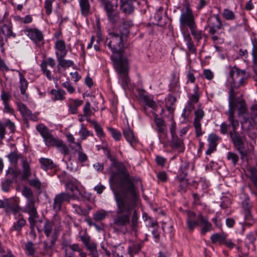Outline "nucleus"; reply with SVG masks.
Masks as SVG:
<instances>
[{"label": "nucleus", "instance_id": "1", "mask_svg": "<svg viewBox=\"0 0 257 257\" xmlns=\"http://www.w3.org/2000/svg\"><path fill=\"white\" fill-rule=\"evenodd\" d=\"M118 173L121 176L120 185L121 186L128 185L126 190L118 192L113 191L116 209L115 215L112 217L111 224L113 229L125 233L127 227L130 225L133 230L138 227L139 215L137 210L138 195L133 183L129 178V174L122 164H116Z\"/></svg>", "mask_w": 257, "mask_h": 257}, {"label": "nucleus", "instance_id": "2", "mask_svg": "<svg viewBox=\"0 0 257 257\" xmlns=\"http://www.w3.org/2000/svg\"><path fill=\"white\" fill-rule=\"evenodd\" d=\"M129 32L126 28L124 32L119 33H111L105 41V44L111 50L112 54L111 60L113 67L118 75L119 83L123 89L127 87L130 82L128 76L129 61L124 53L123 38L126 37Z\"/></svg>", "mask_w": 257, "mask_h": 257}, {"label": "nucleus", "instance_id": "3", "mask_svg": "<svg viewBox=\"0 0 257 257\" xmlns=\"http://www.w3.org/2000/svg\"><path fill=\"white\" fill-rule=\"evenodd\" d=\"M43 229L47 237L52 236L51 245H53L62 229L60 217L55 214L52 219H46L44 223Z\"/></svg>", "mask_w": 257, "mask_h": 257}, {"label": "nucleus", "instance_id": "4", "mask_svg": "<svg viewBox=\"0 0 257 257\" xmlns=\"http://www.w3.org/2000/svg\"><path fill=\"white\" fill-rule=\"evenodd\" d=\"M184 8L181 10V14L179 19L180 26H188L189 28L196 25L195 18L189 0H183Z\"/></svg>", "mask_w": 257, "mask_h": 257}, {"label": "nucleus", "instance_id": "5", "mask_svg": "<svg viewBox=\"0 0 257 257\" xmlns=\"http://www.w3.org/2000/svg\"><path fill=\"white\" fill-rule=\"evenodd\" d=\"M245 70H241L236 66L230 68L229 75L231 79V84L234 87H240L244 85L247 79Z\"/></svg>", "mask_w": 257, "mask_h": 257}, {"label": "nucleus", "instance_id": "6", "mask_svg": "<svg viewBox=\"0 0 257 257\" xmlns=\"http://www.w3.org/2000/svg\"><path fill=\"white\" fill-rule=\"evenodd\" d=\"M155 124L156 126V131L160 143L166 145L168 142V136L167 132V126L165 121L160 117H158L156 113L154 114Z\"/></svg>", "mask_w": 257, "mask_h": 257}, {"label": "nucleus", "instance_id": "7", "mask_svg": "<svg viewBox=\"0 0 257 257\" xmlns=\"http://www.w3.org/2000/svg\"><path fill=\"white\" fill-rule=\"evenodd\" d=\"M117 0H115L103 7L106 13L107 19L111 25H115L119 20V13L117 11Z\"/></svg>", "mask_w": 257, "mask_h": 257}, {"label": "nucleus", "instance_id": "8", "mask_svg": "<svg viewBox=\"0 0 257 257\" xmlns=\"http://www.w3.org/2000/svg\"><path fill=\"white\" fill-rule=\"evenodd\" d=\"M80 239L86 249L88 251V255L90 257H99L97 244L91 239L89 236L87 235H82L80 236Z\"/></svg>", "mask_w": 257, "mask_h": 257}, {"label": "nucleus", "instance_id": "9", "mask_svg": "<svg viewBox=\"0 0 257 257\" xmlns=\"http://www.w3.org/2000/svg\"><path fill=\"white\" fill-rule=\"evenodd\" d=\"M207 26L209 27V33L211 35L215 34L219 30L223 28V24L219 16L213 14L208 18Z\"/></svg>", "mask_w": 257, "mask_h": 257}, {"label": "nucleus", "instance_id": "10", "mask_svg": "<svg viewBox=\"0 0 257 257\" xmlns=\"http://www.w3.org/2000/svg\"><path fill=\"white\" fill-rule=\"evenodd\" d=\"M13 26L11 23L4 24L0 27V46L4 45V39L7 40L10 37L16 38V34L12 30Z\"/></svg>", "mask_w": 257, "mask_h": 257}, {"label": "nucleus", "instance_id": "11", "mask_svg": "<svg viewBox=\"0 0 257 257\" xmlns=\"http://www.w3.org/2000/svg\"><path fill=\"white\" fill-rule=\"evenodd\" d=\"M120 9L125 15H130L134 13L136 4H141L137 0H120Z\"/></svg>", "mask_w": 257, "mask_h": 257}, {"label": "nucleus", "instance_id": "12", "mask_svg": "<svg viewBox=\"0 0 257 257\" xmlns=\"http://www.w3.org/2000/svg\"><path fill=\"white\" fill-rule=\"evenodd\" d=\"M71 198L70 194L65 192L60 193L56 195L54 199V203L53 204V209L56 212H58L61 210L62 204L65 201H69Z\"/></svg>", "mask_w": 257, "mask_h": 257}, {"label": "nucleus", "instance_id": "13", "mask_svg": "<svg viewBox=\"0 0 257 257\" xmlns=\"http://www.w3.org/2000/svg\"><path fill=\"white\" fill-rule=\"evenodd\" d=\"M194 126L195 129L196 136L199 137L202 135L201 120L204 116V112L201 109H197L195 112Z\"/></svg>", "mask_w": 257, "mask_h": 257}, {"label": "nucleus", "instance_id": "14", "mask_svg": "<svg viewBox=\"0 0 257 257\" xmlns=\"http://www.w3.org/2000/svg\"><path fill=\"white\" fill-rule=\"evenodd\" d=\"M23 31L35 43H39L43 39L42 33L36 28H27Z\"/></svg>", "mask_w": 257, "mask_h": 257}, {"label": "nucleus", "instance_id": "15", "mask_svg": "<svg viewBox=\"0 0 257 257\" xmlns=\"http://www.w3.org/2000/svg\"><path fill=\"white\" fill-rule=\"evenodd\" d=\"M197 219L199 220L201 235H204L207 232H210L213 229L212 224L209 222L207 217L203 216L201 214H199L197 216Z\"/></svg>", "mask_w": 257, "mask_h": 257}, {"label": "nucleus", "instance_id": "16", "mask_svg": "<svg viewBox=\"0 0 257 257\" xmlns=\"http://www.w3.org/2000/svg\"><path fill=\"white\" fill-rule=\"evenodd\" d=\"M62 246L65 252V257H75L74 252L80 251V246L78 243L69 244L67 242H64Z\"/></svg>", "mask_w": 257, "mask_h": 257}, {"label": "nucleus", "instance_id": "17", "mask_svg": "<svg viewBox=\"0 0 257 257\" xmlns=\"http://www.w3.org/2000/svg\"><path fill=\"white\" fill-rule=\"evenodd\" d=\"M196 215L195 212L190 210L187 211L186 223L190 231H193L196 226L199 225V220H196Z\"/></svg>", "mask_w": 257, "mask_h": 257}, {"label": "nucleus", "instance_id": "18", "mask_svg": "<svg viewBox=\"0 0 257 257\" xmlns=\"http://www.w3.org/2000/svg\"><path fill=\"white\" fill-rule=\"evenodd\" d=\"M139 99L143 101L147 105L150 107L154 108L155 106V102L152 97L148 95L147 92L144 89H139L138 90Z\"/></svg>", "mask_w": 257, "mask_h": 257}, {"label": "nucleus", "instance_id": "19", "mask_svg": "<svg viewBox=\"0 0 257 257\" xmlns=\"http://www.w3.org/2000/svg\"><path fill=\"white\" fill-rule=\"evenodd\" d=\"M55 65L56 62L55 60L51 57L48 58L46 60L44 61L41 65V67L43 73L49 79H51V72L47 69V66L49 65L51 67H54Z\"/></svg>", "mask_w": 257, "mask_h": 257}, {"label": "nucleus", "instance_id": "20", "mask_svg": "<svg viewBox=\"0 0 257 257\" xmlns=\"http://www.w3.org/2000/svg\"><path fill=\"white\" fill-rule=\"evenodd\" d=\"M93 0H79V5L81 15L87 17L91 14L90 3Z\"/></svg>", "mask_w": 257, "mask_h": 257}, {"label": "nucleus", "instance_id": "21", "mask_svg": "<svg viewBox=\"0 0 257 257\" xmlns=\"http://www.w3.org/2000/svg\"><path fill=\"white\" fill-rule=\"evenodd\" d=\"M79 183L71 180L66 184V188L68 190H70L72 194L70 195L71 198H75L77 194H81L78 189Z\"/></svg>", "mask_w": 257, "mask_h": 257}, {"label": "nucleus", "instance_id": "22", "mask_svg": "<svg viewBox=\"0 0 257 257\" xmlns=\"http://www.w3.org/2000/svg\"><path fill=\"white\" fill-rule=\"evenodd\" d=\"M229 135L235 148L244 146L243 138L235 130H232L230 132Z\"/></svg>", "mask_w": 257, "mask_h": 257}, {"label": "nucleus", "instance_id": "23", "mask_svg": "<svg viewBox=\"0 0 257 257\" xmlns=\"http://www.w3.org/2000/svg\"><path fill=\"white\" fill-rule=\"evenodd\" d=\"M25 210L30 216L32 217H38L37 208L35 206V200L27 201Z\"/></svg>", "mask_w": 257, "mask_h": 257}, {"label": "nucleus", "instance_id": "24", "mask_svg": "<svg viewBox=\"0 0 257 257\" xmlns=\"http://www.w3.org/2000/svg\"><path fill=\"white\" fill-rule=\"evenodd\" d=\"M22 170L21 180L24 181L28 180L29 177L31 176L32 173L30 165L26 160L22 161Z\"/></svg>", "mask_w": 257, "mask_h": 257}, {"label": "nucleus", "instance_id": "25", "mask_svg": "<svg viewBox=\"0 0 257 257\" xmlns=\"http://www.w3.org/2000/svg\"><path fill=\"white\" fill-rule=\"evenodd\" d=\"M123 135L126 140L131 145L137 142V140L135 137L132 130L127 126L123 129Z\"/></svg>", "mask_w": 257, "mask_h": 257}, {"label": "nucleus", "instance_id": "26", "mask_svg": "<svg viewBox=\"0 0 257 257\" xmlns=\"http://www.w3.org/2000/svg\"><path fill=\"white\" fill-rule=\"evenodd\" d=\"M234 107H229L228 112L229 116L228 120L230 123V125L232 126L233 128V130H235L237 128V127L239 126L238 121L234 118Z\"/></svg>", "mask_w": 257, "mask_h": 257}, {"label": "nucleus", "instance_id": "27", "mask_svg": "<svg viewBox=\"0 0 257 257\" xmlns=\"http://www.w3.org/2000/svg\"><path fill=\"white\" fill-rule=\"evenodd\" d=\"M50 93L54 96L53 99L55 101L63 100L65 99L66 92L62 89H53L51 90Z\"/></svg>", "mask_w": 257, "mask_h": 257}, {"label": "nucleus", "instance_id": "28", "mask_svg": "<svg viewBox=\"0 0 257 257\" xmlns=\"http://www.w3.org/2000/svg\"><path fill=\"white\" fill-rule=\"evenodd\" d=\"M112 253L113 257H124L126 255L124 247L120 244L112 247Z\"/></svg>", "mask_w": 257, "mask_h": 257}, {"label": "nucleus", "instance_id": "29", "mask_svg": "<svg viewBox=\"0 0 257 257\" xmlns=\"http://www.w3.org/2000/svg\"><path fill=\"white\" fill-rule=\"evenodd\" d=\"M39 161L41 163V168L45 171H47L49 169H52L55 167L53 162L49 159L41 158L39 160Z\"/></svg>", "mask_w": 257, "mask_h": 257}, {"label": "nucleus", "instance_id": "30", "mask_svg": "<svg viewBox=\"0 0 257 257\" xmlns=\"http://www.w3.org/2000/svg\"><path fill=\"white\" fill-rule=\"evenodd\" d=\"M20 207L15 201H10L8 200L6 212L10 214L11 213H16L19 210Z\"/></svg>", "mask_w": 257, "mask_h": 257}, {"label": "nucleus", "instance_id": "31", "mask_svg": "<svg viewBox=\"0 0 257 257\" xmlns=\"http://www.w3.org/2000/svg\"><path fill=\"white\" fill-rule=\"evenodd\" d=\"M20 171L17 169H14L12 168H9L7 171L6 175L7 178L6 179H10L12 182L17 181V177L19 175Z\"/></svg>", "mask_w": 257, "mask_h": 257}, {"label": "nucleus", "instance_id": "32", "mask_svg": "<svg viewBox=\"0 0 257 257\" xmlns=\"http://www.w3.org/2000/svg\"><path fill=\"white\" fill-rule=\"evenodd\" d=\"M142 247V245L141 243H133L128 247V253L131 257H133L135 254L139 253Z\"/></svg>", "mask_w": 257, "mask_h": 257}, {"label": "nucleus", "instance_id": "33", "mask_svg": "<svg viewBox=\"0 0 257 257\" xmlns=\"http://www.w3.org/2000/svg\"><path fill=\"white\" fill-rule=\"evenodd\" d=\"M87 121L92 124L94 128V130L97 134V135L100 138L104 137L105 134L101 126L97 123L96 121L94 120H91L90 119H86Z\"/></svg>", "mask_w": 257, "mask_h": 257}, {"label": "nucleus", "instance_id": "34", "mask_svg": "<svg viewBox=\"0 0 257 257\" xmlns=\"http://www.w3.org/2000/svg\"><path fill=\"white\" fill-rule=\"evenodd\" d=\"M92 110L94 111L97 110V109L93 108L92 109L91 108V104L89 101L86 102L85 105L83 107V112L84 114V116H86L87 118L90 119V117L94 115V113L92 111Z\"/></svg>", "mask_w": 257, "mask_h": 257}, {"label": "nucleus", "instance_id": "35", "mask_svg": "<svg viewBox=\"0 0 257 257\" xmlns=\"http://www.w3.org/2000/svg\"><path fill=\"white\" fill-rule=\"evenodd\" d=\"M72 100L73 102V104L69 105V111L72 114H76L78 112V107L83 104V101L78 99H72Z\"/></svg>", "mask_w": 257, "mask_h": 257}, {"label": "nucleus", "instance_id": "36", "mask_svg": "<svg viewBox=\"0 0 257 257\" xmlns=\"http://www.w3.org/2000/svg\"><path fill=\"white\" fill-rule=\"evenodd\" d=\"M225 239L226 236L223 234L214 233L212 234L210 237L211 242L213 244L219 242L222 244Z\"/></svg>", "mask_w": 257, "mask_h": 257}, {"label": "nucleus", "instance_id": "37", "mask_svg": "<svg viewBox=\"0 0 257 257\" xmlns=\"http://www.w3.org/2000/svg\"><path fill=\"white\" fill-rule=\"evenodd\" d=\"M20 88L21 93L24 95L28 87V82L25 77L22 74H20Z\"/></svg>", "mask_w": 257, "mask_h": 257}, {"label": "nucleus", "instance_id": "38", "mask_svg": "<svg viewBox=\"0 0 257 257\" xmlns=\"http://www.w3.org/2000/svg\"><path fill=\"white\" fill-rule=\"evenodd\" d=\"M75 151L78 152V159L81 163H83L87 160V155L82 152V149L80 143L76 144V147L75 148Z\"/></svg>", "mask_w": 257, "mask_h": 257}, {"label": "nucleus", "instance_id": "39", "mask_svg": "<svg viewBox=\"0 0 257 257\" xmlns=\"http://www.w3.org/2000/svg\"><path fill=\"white\" fill-rule=\"evenodd\" d=\"M107 216V212H106V211L104 210H101L96 211L95 213H94L93 218L95 221L97 222H99L104 220Z\"/></svg>", "mask_w": 257, "mask_h": 257}, {"label": "nucleus", "instance_id": "40", "mask_svg": "<svg viewBox=\"0 0 257 257\" xmlns=\"http://www.w3.org/2000/svg\"><path fill=\"white\" fill-rule=\"evenodd\" d=\"M22 193L24 196L27 199V201L30 200H35L33 197V193L32 190L27 186H24L23 188Z\"/></svg>", "mask_w": 257, "mask_h": 257}, {"label": "nucleus", "instance_id": "41", "mask_svg": "<svg viewBox=\"0 0 257 257\" xmlns=\"http://www.w3.org/2000/svg\"><path fill=\"white\" fill-rule=\"evenodd\" d=\"M43 138L45 141L46 145L48 146H53L56 147V145H58V142L60 141L54 138L50 134H49L48 135Z\"/></svg>", "mask_w": 257, "mask_h": 257}, {"label": "nucleus", "instance_id": "42", "mask_svg": "<svg viewBox=\"0 0 257 257\" xmlns=\"http://www.w3.org/2000/svg\"><path fill=\"white\" fill-rule=\"evenodd\" d=\"M251 110V121L254 127L257 130V104L253 105Z\"/></svg>", "mask_w": 257, "mask_h": 257}, {"label": "nucleus", "instance_id": "43", "mask_svg": "<svg viewBox=\"0 0 257 257\" xmlns=\"http://www.w3.org/2000/svg\"><path fill=\"white\" fill-rule=\"evenodd\" d=\"M191 33V34L193 36L194 39L197 41H199L202 38V32L201 31L197 30L196 25L189 28Z\"/></svg>", "mask_w": 257, "mask_h": 257}, {"label": "nucleus", "instance_id": "44", "mask_svg": "<svg viewBox=\"0 0 257 257\" xmlns=\"http://www.w3.org/2000/svg\"><path fill=\"white\" fill-rule=\"evenodd\" d=\"M107 130L115 141H118L120 140L121 138V134L119 131L111 127H108Z\"/></svg>", "mask_w": 257, "mask_h": 257}, {"label": "nucleus", "instance_id": "45", "mask_svg": "<svg viewBox=\"0 0 257 257\" xmlns=\"http://www.w3.org/2000/svg\"><path fill=\"white\" fill-rule=\"evenodd\" d=\"M226 158L228 161H230L231 162L234 166H235L237 164L239 160V157L238 155L231 152L227 153Z\"/></svg>", "mask_w": 257, "mask_h": 257}, {"label": "nucleus", "instance_id": "46", "mask_svg": "<svg viewBox=\"0 0 257 257\" xmlns=\"http://www.w3.org/2000/svg\"><path fill=\"white\" fill-rule=\"evenodd\" d=\"M25 224L26 220L23 218H21L14 223L13 226L11 228V230L13 229L16 231H19L22 229V228L25 225Z\"/></svg>", "mask_w": 257, "mask_h": 257}, {"label": "nucleus", "instance_id": "47", "mask_svg": "<svg viewBox=\"0 0 257 257\" xmlns=\"http://www.w3.org/2000/svg\"><path fill=\"white\" fill-rule=\"evenodd\" d=\"M222 16L226 20L228 21H232L235 18L234 13L228 9H225L223 10Z\"/></svg>", "mask_w": 257, "mask_h": 257}, {"label": "nucleus", "instance_id": "48", "mask_svg": "<svg viewBox=\"0 0 257 257\" xmlns=\"http://www.w3.org/2000/svg\"><path fill=\"white\" fill-rule=\"evenodd\" d=\"M58 62V65L62 68H67L70 67H72L74 65V62L73 61L70 60H66L65 59L57 61Z\"/></svg>", "mask_w": 257, "mask_h": 257}, {"label": "nucleus", "instance_id": "49", "mask_svg": "<svg viewBox=\"0 0 257 257\" xmlns=\"http://www.w3.org/2000/svg\"><path fill=\"white\" fill-rule=\"evenodd\" d=\"M13 182L10 179H6L2 183V188L3 191L8 192L13 187Z\"/></svg>", "mask_w": 257, "mask_h": 257}, {"label": "nucleus", "instance_id": "50", "mask_svg": "<svg viewBox=\"0 0 257 257\" xmlns=\"http://www.w3.org/2000/svg\"><path fill=\"white\" fill-rule=\"evenodd\" d=\"M18 108L21 113L23 115L27 116H30L32 115V111L29 109L26 105L21 103L18 105Z\"/></svg>", "mask_w": 257, "mask_h": 257}, {"label": "nucleus", "instance_id": "51", "mask_svg": "<svg viewBox=\"0 0 257 257\" xmlns=\"http://www.w3.org/2000/svg\"><path fill=\"white\" fill-rule=\"evenodd\" d=\"M193 94L191 96L188 101L193 103H197L199 101V95L198 94V87L196 85L193 89Z\"/></svg>", "mask_w": 257, "mask_h": 257}, {"label": "nucleus", "instance_id": "52", "mask_svg": "<svg viewBox=\"0 0 257 257\" xmlns=\"http://www.w3.org/2000/svg\"><path fill=\"white\" fill-rule=\"evenodd\" d=\"M25 249L29 255H32L35 252V245L31 241H28L25 244Z\"/></svg>", "mask_w": 257, "mask_h": 257}, {"label": "nucleus", "instance_id": "53", "mask_svg": "<svg viewBox=\"0 0 257 257\" xmlns=\"http://www.w3.org/2000/svg\"><path fill=\"white\" fill-rule=\"evenodd\" d=\"M36 129L40 133L43 138H44L50 134L48 128L42 124L37 125L36 126Z\"/></svg>", "mask_w": 257, "mask_h": 257}, {"label": "nucleus", "instance_id": "54", "mask_svg": "<svg viewBox=\"0 0 257 257\" xmlns=\"http://www.w3.org/2000/svg\"><path fill=\"white\" fill-rule=\"evenodd\" d=\"M172 144L173 147L181 148L183 145V141L178 138L176 135H175L174 137H172Z\"/></svg>", "mask_w": 257, "mask_h": 257}, {"label": "nucleus", "instance_id": "55", "mask_svg": "<svg viewBox=\"0 0 257 257\" xmlns=\"http://www.w3.org/2000/svg\"><path fill=\"white\" fill-rule=\"evenodd\" d=\"M55 48L56 50V51L59 52L66 49L65 42L62 40H58L55 43Z\"/></svg>", "mask_w": 257, "mask_h": 257}, {"label": "nucleus", "instance_id": "56", "mask_svg": "<svg viewBox=\"0 0 257 257\" xmlns=\"http://www.w3.org/2000/svg\"><path fill=\"white\" fill-rule=\"evenodd\" d=\"M58 145H56V147H57L60 151L64 154V155H67L69 153V149L68 147L63 143V141H59L58 142Z\"/></svg>", "mask_w": 257, "mask_h": 257}, {"label": "nucleus", "instance_id": "57", "mask_svg": "<svg viewBox=\"0 0 257 257\" xmlns=\"http://www.w3.org/2000/svg\"><path fill=\"white\" fill-rule=\"evenodd\" d=\"M54 0H46L45 2V8L46 13L47 15H49L52 11V3Z\"/></svg>", "mask_w": 257, "mask_h": 257}, {"label": "nucleus", "instance_id": "58", "mask_svg": "<svg viewBox=\"0 0 257 257\" xmlns=\"http://www.w3.org/2000/svg\"><path fill=\"white\" fill-rule=\"evenodd\" d=\"M134 24L132 21L131 20H124L122 23V25L119 28V32H124L125 29L126 28L128 30V28L133 26Z\"/></svg>", "mask_w": 257, "mask_h": 257}, {"label": "nucleus", "instance_id": "59", "mask_svg": "<svg viewBox=\"0 0 257 257\" xmlns=\"http://www.w3.org/2000/svg\"><path fill=\"white\" fill-rule=\"evenodd\" d=\"M29 182L30 185L36 189H40L41 187V183L37 178L30 180Z\"/></svg>", "mask_w": 257, "mask_h": 257}, {"label": "nucleus", "instance_id": "60", "mask_svg": "<svg viewBox=\"0 0 257 257\" xmlns=\"http://www.w3.org/2000/svg\"><path fill=\"white\" fill-rule=\"evenodd\" d=\"M11 98V95L9 92L5 91V90L2 91L1 99L3 103L9 102Z\"/></svg>", "mask_w": 257, "mask_h": 257}, {"label": "nucleus", "instance_id": "61", "mask_svg": "<svg viewBox=\"0 0 257 257\" xmlns=\"http://www.w3.org/2000/svg\"><path fill=\"white\" fill-rule=\"evenodd\" d=\"M244 146H240L239 147L236 148V150L238 151L239 154L241 155V159L242 160H244L245 158H246L247 156V151L246 150L244 147Z\"/></svg>", "mask_w": 257, "mask_h": 257}, {"label": "nucleus", "instance_id": "62", "mask_svg": "<svg viewBox=\"0 0 257 257\" xmlns=\"http://www.w3.org/2000/svg\"><path fill=\"white\" fill-rule=\"evenodd\" d=\"M10 161L14 164H17L19 155L16 152H12L8 156Z\"/></svg>", "mask_w": 257, "mask_h": 257}, {"label": "nucleus", "instance_id": "63", "mask_svg": "<svg viewBox=\"0 0 257 257\" xmlns=\"http://www.w3.org/2000/svg\"><path fill=\"white\" fill-rule=\"evenodd\" d=\"M79 135L82 140H85L89 136L90 132L85 127H82L79 132Z\"/></svg>", "mask_w": 257, "mask_h": 257}, {"label": "nucleus", "instance_id": "64", "mask_svg": "<svg viewBox=\"0 0 257 257\" xmlns=\"http://www.w3.org/2000/svg\"><path fill=\"white\" fill-rule=\"evenodd\" d=\"M251 44L252 45V56H257V39L254 38L251 39Z\"/></svg>", "mask_w": 257, "mask_h": 257}]
</instances>
